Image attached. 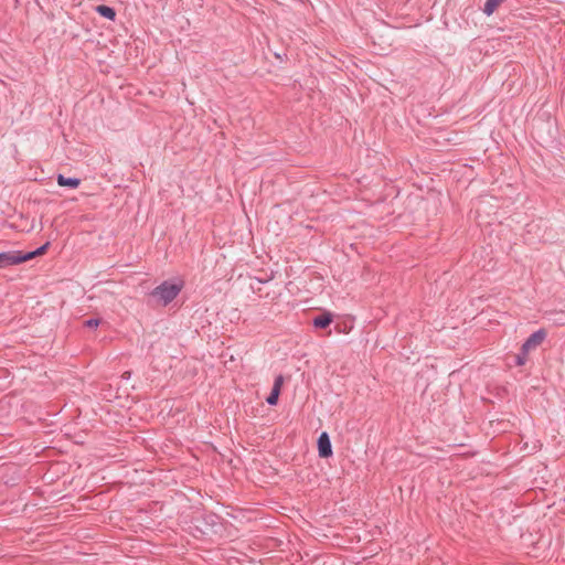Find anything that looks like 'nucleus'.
I'll use <instances>...</instances> for the list:
<instances>
[{"label":"nucleus","mask_w":565,"mask_h":565,"mask_svg":"<svg viewBox=\"0 0 565 565\" xmlns=\"http://www.w3.org/2000/svg\"><path fill=\"white\" fill-rule=\"evenodd\" d=\"M49 246H50V243L46 242L44 245L40 246L35 250L25 253L26 260H30V259H32V258H34L36 256L43 255L46 252Z\"/></svg>","instance_id":"obj_9"},{"label":"nucleus","mask_w":565,"mask_h":565,"mask_svg":"<svg viewBox=\"0 0 565 565\" xmlns=\"http://www.w3.org/2000/svg\"><path fill=\"white\" fill-rule=\"evenodd\" d=\"M81 183V180L77 178H67L63 174L57 175V184L61 186H67L71 189H76Z\"/></svg>","instance_id":"obj_5"},{"label":"nucleus","mask_w":565,"mask_h":565,"mask_svg":"<svg viewBox=\"0 0 565 565\" xmlns=\"http://www.w3.org/2000/svg\"><path fill=\"white\" fill-rule=\"evenodd\" d=\"M183 288V281H169L166 280L157 286L152 291L151 296L157 299L162 306L169 305L173 301Z\"/></svg>","instance_id":"obj_1"},{"label":"nucleus","mask_w":565,"mask_h":565,"mask_svg":"<svg viewBox=\"0 0 565 565\" xmlns=\"http://www.w3.org/2000/svg\"><path fill=\"white\" fill-rule=\"evenodd\" d=\"M546 338V331L544 329H539L533 332L522 344V351L530 352L540 347Z\"/></svg>","instance_id":"obj_3"},{"label":"nucleus","mask_w":565,"mask_h":565,"mask_svg":"<svg viewBox=\"0 0 565 565\" xmlns=\"http://www.w3.org/2000/svg\"><path fill=\"white\" fill-rule=\"evenodd\" d=\"M95 10L99 15H102L103 18H106L108 20L114 21L116 18V11L111 7L100 4V6H97Z\"/></svg>","instance_id":"obj_6"},{"label":"nucleus","mask_w":565,"mask_h":565,"mask_svg":"<svg viewBox=\"0 0 565 565\" xmlns=\"http://www.w3.org/2000/svg\"><path fill=\"white\" fill-rule=\"evenodd\" d=\"M279 394H280V392H278L277 388H271V392L269 393V395L266 398L267 404L276 405L278 402Z\"/></svg>","instance_id":"obj_10"},{"label":"nucleus","mask_w":565,"mask_h":565,"mask_svg":"<svg viewBox=\"0 0 565 565\" xmlns=\"http://www.w3.org/2000/svg\"><path fill=\"white\" fill-rule=\"evenodd\" d=\"M87 328H97L100 324V320L96 318L88 319L84 322Z\"/></svg>","instance_id":"obj_12"},{"label":"nucleus","mask_w":565,"mask_h":565,"mask_svg":"<svg viewBox=\"0 0 565 565\" xmlns=\"http://www.w3.org/2000/svg\"><path fill=\"white\" fill-rule=\"evenodd\" d=\"M281 384H282V376L279 375L278 377H276L273 388H277L278 392H280Z\"/></svg>","instance_id":"obj_13"},{"label":"nucleus","mask_w":565,"mask_h":565,"mask_svg":"<svg viewBox=\"0 0 565 565\" xmlns=\"http://www.w3.org/2000/svg\"><path fill=\"white\" fill-rule=\"evenodd\" d=\"M318 452L321 458H329L332 456V446L329 435L323 431L318 438Z\"/></svg>","instance_id":"obj_4"},{"label":"nucleus","mask_w":565,"mask_h":565,"mask_svg":"<svg viewBox=\"0 0 565 565\" xmlns=\"http://www.w3.org/2000/svg\"><path fill=\"white\" fill-rule=\"evenodd\" d=\"M26 262L25 253L21 250H10L0 253V268H8Z\"/></svg>","instance_id":"obj_2"},{"label":"nucleus","mask_w":565,"mask_h":565,"mask_svg":"<svg viewBox=\"0 0 565 565\" xmlns=\"http://www.w3.org/2000/svg\"><path fill=\"white\" fill-rule=\"evenodd\" d=\"M527 354H529V352H524L521 350V352L515 358L516 365H519V366L524 365L527 361Z\"/></svg>","instance_id":"obj_11"},{"label":"nucleus","mask_w":565,"mask_h":565,"mask_svg":"<svg viewBox=\"0 0 565 565\" xmlns=\"http://www.w3.org/2000/svg\"><path fill=\"white\" fill-rule=\"evenodd\" d=\"M505 0H486L482 9L483 13L486 15H491L498 9V7Z\"/></svg>","instance_id":"obj_8"},{"label":"nucleus","mask_w":565,"mask_h":565,"mask_svg":"<svg viewBox=\"0 0 565 565\" xmlns=\"http://www.w3.org/2000/svg\"><path fill=\"white\" fill-rule=\"evenodd\" d=\"M332 322L330 313H323L313 319V326L319 329L327 328Z\"/></svg>","instance_id":"obj_7"}]
</instances>
